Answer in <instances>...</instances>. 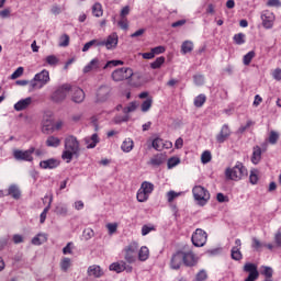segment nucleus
Wrapping results in <instances>:
<instances>
[{
	"label": "nucleus",
	"instance_id": "obj_35",
	"mask_svg": "<svg viewBox=\"0 0 281 281\" xmlns=\"http://www.w3.org/2000/svg\"><path fill=\"white\" fill-rule=\"evenodd\" d=\"M153 106V97H148L140 105V111L143 113H148Z\"/></svg>",
	"mask_w": 281,
	"mask_h": 281
},
{
	"label": "nucleus",
	"instance_id": "obj_29",
	"mask_svg": "<svg viewBox=\"0 0 281 281\" xmlns=\"http://www.w3.org/2000/svg\"><path fill=\"white\" fill-rule=\"evenodd\" d=\"M148 258H150V250L148 249V247H146V246L140 247V249L138 251V260L140 262H146V260H148Z\"/></svg>",
	"mask_w": 281,
	"mask_h": 281
},
{
	"label": "nucleus",
	"instance_id": "obj_7",
	"mask_svg": "<svg viewBox=\"0 0 281 281\" xmlns=\"http://www.w3.org/2000/svg\"><path fill=\"white\" fill-rule=\"evenodd\" d=\"M34 150L35 147H30L26 150L15 149L13 151V157L14 159H16V161H29L30 164H32V161H34Z\"/></svg>",
	"mask_w": 281,
	"mask_h": 281
},
{
	"label": "nucleus",
	"instance_id": "obj_56",
	"mask_svg": "<svg viewBox=\"0 0 281 281\" xmlns=\"http://www.w3.org/2000/svg\"><path fill=\"white\" fill-rule=\"evenodd\" d=\"M149 232H155V226L144 225L142 227V236H148Z\"/></svg>",
	"mask_w": 281,
	"mask_h": 281
},
{
	"label": "nucleus",
	"instance_id": "obj_27",
	"mask_svg": "<svg viewBox=\"0 0 281 281\" xmlns=\"http://www.w3.org/2000/svg\"><path fill=\"white\" fill-rule=\"evenodd\" d=\"M135 148V142H133V138H125L121 145V150L123 153H131Z\"/></svg>",
	"mask_w": 281,
	"mask_h": 281
},
{
	"label": "nucleus",
	"instance_id": "obj_8",
	"mask_svg": "<svg viewBox=\"0 0 281 281\" xmlns=\"http://www.w3.org/2000/svg\"><path fill=\"white\" fill-rule=\"evenodd\" d=\"M139 246L137 243H132L128 246L124 248L125 255V261L128 262V265H133L134 262H137V257H135V254H137V249Z\"/></svg>",
	"mask_w": 281,
	"mask_h": 281
},
{
	"label": "nucleus",
	"instance_id": "obj_33",
	"mask_svg": "<svg viewBox=\"0 0 281 281\" xmlns=\"http://www.w3.org/2000/svg\"><path fill=\"white\" fill-rule=\"evenodd\" d=\"M47 240V234L40 233L32 239V245H43Z\"/></svg>",
	"mask_w": 281,
	"mask_h": 281
},
{
	"label": "nucleus",
	"instance_id": "obj_37",
	"mask_svg": "<svg viewBox=\"0 0 281 281\" xmlns=\"http://www.w3.org/2000/svg\"><path fill=\"white\" fill-rule=\"evenodd\" d=\"M92 14L93 16L100 18L104 14V11L102 10V4L100 2H97L92 7Z\"/></svg>",
	"mask_w": 281,
	"mask_h": 281
},
{
	"label": "nucleus",
	"instance_id": "obj_15",
	"mask_svg": "<svg viewBox=\"0 0 281 281\" xmlns=\"http://www.w3.org/2000/svg\"><path fill=\"white\" fill-rule=\"evenodd\" d=\"M120 41V37L117 36V33L110 34L105 41L100 42L98 45L101 47H106V49H115L117 47V43Z\"/></svg>",
	"mask_w": 281,
	"mask_h": 281
},
{
	"label": "nucleus",
	"instance_id": "obj_11",
	"mask_svg": "<svg viewBox=\"0 0 281 281\" xmlns=\"http://www.w3.org/2000/svg\"><path fill=\"white\" fill-rule=\"evenodd\" d=\"M111 91H112L111 87L100 86L97 90L94 102L97 103L106 102V100L111 98Z\"/></svg>",
	"mask_w": 281,
	"mask_h": 281
},
{
	"label": "nucleus",
	"instance_id": "obj_36",
	"mask_svg": "<svg viewBox=\"0 0 281 281\" xmlns=\"http://www.w3.org/2000/svg\"><path fill=\"white\" fill-rule=\"evenodd\" d=\"M254 58H256V52L255 50H250L248 52L244 57H243V63L246 67H248V65H251V61L254 60Z\"/></svg>",
	"mask_w": 281,
	"mask_h": 281
},
{
	"label": "nucleus",
	"instance_id": "obj_60",
	"mask_svg": "<svg viewBox=\"0 0 281 281\" xmlns=\"http://www.w3.org/2000/svg\"><path fill=\"white\" fill-rule=\"evenodd\" d=\"M128 14H131V7L125 5L120 13L121 19H126V16H128Z\"/></svg>",
	"mask_w": 281,
	"mask_h": 281
},
{
	"label": "nucleus",
	"instance_id": "obj_63",
	"mask_svg": "<svg viewBox=\"0 0 281 281\" xmlns=\"http://www.w3.org/2000/svg\"><path fill=\"white\" fill-rule=\"evenodd\" d=\"M272 78L277 81H280L281 80V68H276L273 71H272Z\"/></svg>",
	"mask_w": 281,
	"mask_h": 281
},
{
	"label": "nucleus",
	"instance_id": "obj_25",
	"mask_svg": "<svg viewBox=\"0 0 281 281\" xmlns=\"http://www.w3.org/2000/svg\"><path fill=\"white\" fill-rule=\"evenodd\" d=\"M30 104H32V97H27L25 99L18 101L14 104V109L16 111H25V109H27V106H30Z\"/></svg>",
	"mask_w": 281,
	"mask_h": 281
},
{
	"label": "nucleus",
	"instance_id": "obj_4",
	"mask_svg": "<svg viewBox=\"0 0 281 281\" xmlns=\"http://www.w3.org/2000/svg\"><path fill=\"white\" fill-rule=\"evenodd\" d=\"M70 91H71V85L64 83L53 92V94L50 95V100L53 102H56L57 104H60V102H65Z\"/></svg>",
	"mask_w": 281,
	"mask_h": 281
},
{
	"label": "nucleus",
	"instance_id": "obj_41",
	"mask_svg": "<svg viewBox=\"0 0 281 281\" xmlns=\"http://www.w3.org/2000/svg\"><path fill=\"white\" fill-rule=\"evenodd\" d=\"M45 63L46 65H49L50 67H56L57 64L59 63L58 57H56V55H48L45 58Z\"/></svg>",
	"mask_w": 281,
	"mask_h": 281
},
{
	"label": "nucleus",
	"instance_id": "obj_2",
	"mask_svg": "<svg viewBox=\"0 0 281 281\" xmlns=\"http://www.w3.org/2000/svg\"><path fill=\"white\" fill-rule=\"evenodd\" d=\"M247 175V167H245L240 161H237L233 168H227L225 170L226 179H229L231 181H240L245 179Z\"/></svg>",
	"mask_w": 281,
	"mask_h": 281
},
{
	"label": "nucleus",
	"instance_id": "obj_45",
	"mask_svg": "<svg viewBox=\"0 0 281 281\" xmlns=\"http://www.w3.org/2000/svg\"><path fill=\"white\" fill-rule=\"evenodd\" d=\"M181 164V159L179 157H171L168 159L167 166L170 169L175 168L176 166H179Z\"/></svg>",
	"mask_w": 281,
	"mask_h": 281
},
{
	"label": "nucleus",
	"instance_id": "obj_40",
	"mask_svg": "<svg viewBox=\"0 0 281 281\" xmlns=\"http://www.w3.org/2000/svg\"><path fill=\"white\" fill-rule=\"evenodd\" d=\"M164 63H166V57L160 56V57L156 58V60L150 64V68L151 69H161V65H164Z\"/></svg>",
	"mask_w": 281,
	"mask_h": 281
},
{
	"label": "nucleus",
	"instance_id": "obj_52",
	"mask_svg": "<svg viewBox=\"0 0 281 281\" xmlns=\"http://www.w3.org/2000/svg\"><path fill=\"white\" fill-rule=\"evenodd\" d=\"M195 280L196 281H205V280H207V272L205 270H201L200 272L196 273Z\"/></svg>",
	"mask_w": 281,
	"mask_h": 281
},
{
	"label": "nucleus",
	"instance_id": "obj_21",
	"mask_svg": "<svg viewBox=\"0 0 281 281\" xmlns=\"http://www.w3.org/2000/svg\"><path fill=\"white\" fill-rule=\"evenodd\" d=\"M165 162H166V155L156 154L149 159L148 165L153 166L154 168H159V166H161Z\"/></svg>",
	"mask_w": 281,
	"mask_h": 281
},
{
	"label": "nucleus",
	"instance_id": "obj_43",
	"mask_svg": "<svg viewBox=\"0 0 281 281\" xmlns=\"http://www.w3.org/2000/svg\"><path fill=\"white\" fill-rule=\"evenodd\" d=\"M261 276H265L266 279H272L273 278V268L269 266H262Z\"/></svg>",
	"mask_w": 281,
	"mask_h": 281
},
{
	"label": "nucleus",
	"instance_id": "obj_53",
	"mask_svg": "<svg viewBox=\"0 0 281 281\" xmlns=\"http://www.w3.org/2000/svg\"><path fill=\"white\" fill-rule=\"evenodd\" d=\"M60 47H68L69 46V35L64 34L60 37V43H59Z\"/></svg>",
	"mask_w": 281,
	"mask_h": 281
},
{
	"label": "nucleus",
	"instance_id": "obj_3",
	"mask_svg": "<svg viewBox=\"0 0 281 281\" xmlns=\"http://www.w3.org/2000/svg\"><path fill=\"white\" fill-rule=\"evenodd\" d=\"M49 70L43 69L41 72H37L34 78L29 82L30 89L32 91H36L38 89H43L45 85L49 82Z\"/></svg>",
	"mask_w": 281,
	"mask_h": 281
},
{
	"label": "nucleus",
	"instance_id": "obj_38",
	"mask_svg": "<svg viewBox=\"0 0 281 281\" xmlns=\"http://www.w3.org/2000/svg\"><path fill=\"white\" fill-rule=\"evenodd\" d=\"M206 101H207V97H205V94H199L194 99V106H196V109H201V106H203Z\"/></svg>",
	"mask_w": 281,
	"mask_h": 281
},
{
	"label": "nucleus",
	"instance_id": "obj_54",
	"mask_svg": "<svg viewBox=\"0 0 281 281\" xmlns=\"http://www.w3.org/2000/svg\"><path fill=\"white\" fill-rule=\"evenodd\" d=\"M266 5L268 8H281V2L280 0H268Z\"/></svg>",
	"mask_w": 281,
	"mask_h": 281
},
{
	"label": "nucleus",
	"instance_id": "obj_49",
	"mask_svg": "<svg viewBox=\"0 0 281 281\" xmlns=\"http://www.w3.org/2000/svg\"><path fill=\"white\" fill-rule=\"evenodd\" d=\"M137 110V104L135 102H131L127 106L123 109V113L127 115V113H133Z\"/></svg>",
	"mask_w": 281,
	"mask_h": 281
},
{
	"label": "nucleus",
	"instance_id": "obj_31",
	"mask_svg": "<svg viewBox=\"0 0 281 281\" xmlns=\"http://www.w3.org/2000/svg\"><path fill=\"white\" fill-rule=\"evenodd\" d=\"M139 190H142L143 192H145V194L150 196V194H153V191L155 190V184L145 181L142 183Z\"/></svg>",
	"mask_w": 281,
	"mask_h": 281
},
{
	"label": "nucleus",
	"instance_id": "obj_14",
	"mask_svg": "<svg viewBox=\"0 0 281 281\" xmlns=\"http://www.w3.org/2000/svg\"><path fill=\"white\" fill-rule=\"evenodd\" d=\"M182 260L184 267H196L199 265V257L192 250L182 251Z\"/></svg>",
	"mask_w": 281,
	"mask_h": 281
},
{
	"label": "nucleus",
	"instance_id": "obj_59",
	"mask_svg": "<svg viewBox=\"0 0 281 281\" xmlns=\"http://www.w3.org/2000/svg\"><path fill=\"white\" fill-rule=\"evenodd\" d=\"M151 52H153L154 56H158L159 54H164L166 52V47L156 46V47L151 48Z\"/></svg>",
	"mask_w": 281,
	"mask_h": 281
},
{
	"label": "nucleus",
	"instance_id": "obj_6",
	"mask_svg": "<svg viewBox=\"0 0 281 281\" xmlns=\"http://www.w3.org/2000/svg\"><path fill=\"white\" fill-rule=\"evenodd\" d=\"M195 201L199 205H205L210 201V191L202 186H195L192 190Z\"/></svg>",
	"mask_w": 281,
	"mask_h": 281
},
{
	"label": "nucleus",
	"instance_id": "obj_44",
	"mask_svg": "<svg viewBox=\"0 0 281 281\" xmlns=\"http://www.w3.org/2000/svg\"><path fill=\"white\" fill-rule=\"evenodd\" d=\"M93 236H95V232H93L92 228H86L82 232V238L86 240H91V238H93Z\"/></svg>",
	"mask_w": 281,
	"mask_h": 281
},
{
	"label": "nucleus",
	"instance_id": "obj_22",
	"mask_svg": "<svg viewBox=\"0 0 281 281\" xmlns=\"http://www.w3.org/2000/svg\"><path fill=\"white\" fill-rule=\"evenodd\" d=\"M262 160V148L260 146H255L252 148V155L250 158L251 164L258 166V162Z\"/></svg>",
	"mask_w": 281,
	"mask_h": 281
},
{
	"label": "nucleus",
	"instance_id": "obj_28",
	"mask_svg": "<svg viewBox=\"0 0 281 281\" xmlns=\"http://www.w3.org/2000/svg\"><path fill=\"white\" fill-rule=\"evenodd\" d=\"M8 195L15 199V201H19V199H21V190L16 184H11L8 189Z\"/></svg>",
	"mask_w": 281,
	"mask_h": 281
},
{
	"label": "nucleus",
	"instance_id": "obj_23",
	"mask_svg": "<svg viewBox=\"0 0 281 281\" xmlns=\"http://www.w3.org/2000/svg\"><path fill=\"white\" fill-rule=\"evenodd\" d=\"M40 168H43L44 170H54V168H58V160L54 158L42 160L40 162Z\"/></svg>",
	"mask_w": 281,
	"mask_h": 281
},
{
	"label": "nucleus",
	"instance_id": "obj_9",
	"mask_svg": "<svg viewBox=\"0 0 281 281\" xmlns=\"http://www.w3.org/2000/svg\"><path fill=\"white\" fill-rule=\"evenodd\" d=\"M191 240L194 247H203L205 243H207V233L201 228H198L193 233Z\"/></svg>",
	"mask_w": 281,
	"mask_h": 281
},
{
	"label": "nucleus",
	"instance_id": "obj_39",
	"mask_svg": "<svg viewBox=\"0 0 281 281\" xmlns=\"http://www.w3.org/2000/svg\"><path fill=\"white\" fill-rule=\"evenodd\" d=\"M258 175H260V171H258V169L250 170L249 182L252 186H256L258 183V181H259Z\"/></svg>",
	"mask_w": 281,
	"mask_h": 281
},
{
	"label": "nucleus",
	"instance_id": "obj_47",
	"mask_svg": "<svg viewBox=\"0 0 281 281\" xmlns=\"http://www.w3.org/2000/svg\"><path fill=\"white\" fill-rule=\"evenodd\" d=\"M201 161L202 164H210L212 161V153L207 150L202 153Z\"/></svg>",
	"mask_w": 281,
	"mask_h": 281
},
{
	"label": "nucleus",
	"instance_id": "obj_12",
	"mask_svg": "<svg viewBox=\"0 0 281 281\" xmlns=\"http://www.w3.org/2000/svg\"><path fill=\"white\" fill-rule=\"evenodd\" d=\"M244 271L249 273L245 281H256L260 278V272H258V266H256V263H245Z\"/></svg>",
	"mask_w": 281,
	"mask_h": 281
},
{
	"label": "nucleus",
	"instance_id": "obj_24",
	"mask_svg": "<svg viewBox=\"0 0 281 281\" xmlns=\"http://www.w3.org/2000/svg\"><path fill=\"white\" fill-rule=\"evenodd\" d=\"M85 142L88 149L95 148L100 144V136L94 133L91 137H86Z\"/></svg>",
	"mask_w": 281,
	"mask_h": 281
},
{
	"label": "nucleus",
	"instance_id": "obj_42",
	"mask_svg": "<svg viewBox=\"0 0 281 281\" xmlns=\"http://www.w3.org/2000/svg\"><path fill=\"white\" fill-rule=\"evenodd\" d=\"M150 195H147L146 192H144L143 190L138 189L137 193H136V199L138 201V203H146V201H148V198Z\"/></svg>",
	"mask_w": 281,
	"mask_h": 281
},
{
	"label": "nucleus",
	"instance_id": "obj_58",
	"mask_svg": "<svg viewBox=\"0 0 281 281\" xmlns=\"http://www.w3.org/2000/svg\"><path fill=\"white\" fill-rule=\"evenodd\" d=\"M23 76V67H19L12 75L11 79L16 80V78H21Z\"/></svg>",
	"mask_w": 281,
	"mask_h": 281
},
{
	"label": "nucleus",
	"instance_id": "obj_62",
	"mask_svg": "<svg viewBox=\"0 0 281 281\" xmlns=\"http://www.w3.org/2000/svg\"><path fill=\"white\" fill-rule=\"evenodd\" d=\"M98 43V40H92L88 43H86L82 47V52H89L92 45H95Z\"/></svg>",
	"mask_w": 281,
	"mask_h": 281
},
{
	"label": "nucleus",
	"instance_id": "obj_16",
	"mask_svg": "<svg viewBox=\"0 0 281 281\" xmlns=\"http://www.w3.org/2000/svg\"><path fill=\"white\" fill-rule=\"evenodd\" d=\"M181 265H183V250H178L171 256L170 269L179 271V269H181Z\"/></svg>",
	"mask_w": 281,
	"mask_h": 281
},
{
	"label": "nucleus",
	"instance_id": "obj_61",
	"mask_svg": "<svg viewBox=\"0 0 281 281\" xmlns=\"http://www.w3.org/2000/svg\"><path fill=\"white\" fill-rule=\"evenodd\" d=\"M47 212H49V205H47L44 211L41 213L40 215V223H45L46 218H47Z\"/></svg>",
	"mask_w": 281,
	"mask_h": 281
},
{
	"label": "nucleus",
	"instance_id": "obj_48",
	"mask_svg": "<svg viewBox=\"0 0 281 281\" xmlns=\"http://www.w3.org/2000/svg\"><path fill=\"white\" fill-rule=\"evenodd\" d=\"M120 65H124V61L122 60H110L108 61L102 68L103 69H109V67H117Z\"/></svg>",
	"mask_w": 281,
	"mask_h": 281
},
{
	"label": "nucleus",
	"instance_id": "obj_10",
	"mask_svg": "<svg viewBox=\"0 0 281 281\" xmlns=\"http://www.w3.org/2000/svg\"><path fill=\"white\" fill-rule=\"evenodd\" d=\"M261 21L265 30H271L276 23V14L270 10H263L261 12Z\"/></svg>",
	"mask_w": 281,
	"mask_h": 281
},
{
	"label": "nucleus",
	"instance_id": "obj_64",
	"mask_svg": "<svg viewBox=\"0 0 281 281\" xmlns=\"http://www.w3.org/2000/svg\"><path fill=\"white\" fill-rule=\"evenodd\" d=\"M106 228L109 231V234H115L117 232V224H108Z\"/></svg>",
	"mask_w": 281,
	"mask_h": 281
},
{
	"label": "nucleus",
	"instance_id": "obj_30",
	"mask_svg": "<svg viewBox=\"0 0 281 281\" xmlns=\"http://www.w3.org/2000/svg\"><path fill=\"white\" fill-rule=\"evenodd\" d=\"M46 146L49 148H58V146H60V138L56 136H48L46 139Z\"/></svg>",
	"mask_w": 281,
	"mask_h": 281
},
{
	"label": "nucleus",
	"instance_id": "obj_1",
	"mask_svg": "<svg viewBox=\"0 0 281 281\" xmlns=\"http://www.w3.org/2000/svg\"><path fill=\"white\" fill-rule=\"evenodd\" d=\"M65 150L61 154V159L66 161V164H71V159H74V155L80 154V142L74 135H69L65 138Z\"/></svg>",
	"mask_w": 281,
	"mask_h": 281
},
{
	"label": "nucleus",
	"instance_id": "obj_32",
	"mask_svg": "<svg viewBox=\"0 0 281 281\" xmlns=\"http://www.w3.org/2000/svg\"><path fill=\"white\" fill-rule=\"evenodd\" d=\"M194 49L192 41H184L181 45V54H190Z\"/></svg>",
	"mask_w": 281,
	"mask_h": 281
},
{
	"label": "nucleus",
	"instance_id": "obj_55",
	"mask_svg": "<svg viewBox=\"0 0 281 281\" xmlns=\"http://www.w3.org/2000/svg\"><path fill=\"white\" fill-rule=\"evenodd\" d=\"M278 139H280V135H278V133H276L274 131H272L270 133V136H269V142L271 144H278Z\"/></svg>",
	"mask_w": 281,
	"mask_h": 281
},
{
	"label": "nucleus",
	"instance_id": "obj_17",
	"mask_svg": "<svg viewBox=\"0 0 281 281\" xmlns=\"http://www.w3.org/2000/svg\"><path fill=\"white\" fill-rule=\"evenodd\" d=\"M70 95H71L72 102H75L76 104H80L85 102V90H82L79 87L70 86Z\"/></svg>",
	"mask_w": 281,
	"mask_h": 281
},
{
	"label": "nucleus",
	"instance_id": "obj_26",
	"mask_svg": "<svg viewBox=\"0 0 281 281\" xmlns=\"http://www.w3.org/2000/svg\"><path fill=\"white\" fill-rule=\"evenodd\" d=\"M88 276H93V278H102L104 276V271L100 266H90L88 268Z\"/></svg>",
	"mask_w": 281,
	"mask_h": 281
},
{
	"label": "nucleus",
	"instance_id": "obj_50",
	"mask_svg": "<svg viewBox=\"0 0 281 281\" xmlns=\"http://www.w3.org/2000/svg\"><path fill=\"white\" fill-rule=\"evenodd\" d=\"M178 196H181V192L177 193L175 191H169L167 192V200L168 203H172Z\"/></svg>",
	"mask_w": 281,
	"mask_h": 281
},
{
	"label": "nucleus",
	"instance_id": "obj_20",
	"mask_svg": "<svg viewBox=\"0 0 281 281\" xmlns=\"http://www.w3.org/2000/svg\"><path fill=\"white\" fill-rule=\"evenodd\" d=\"M243 248V241L240 239L235 240V246L231 250V256L233 260H240L243 258V252L240 249Z\"/></svg>",
	"mask_w": 281,
	"mask_h": 281
},
{
	"label": "nucleus",
	"instance_id": "obj_18",
	"mask_svg": "<svg viewBox=\"0 0 281 281\" xmlns=\"http://www.w3.org/2000/svg\"><path fill=\"white\" fill-rule=\"evenodd\" d=\"M232 135V130H229V125L224 124L220 131V133L216 135V142L218 144H223L227 140V138Z\"/></svg>",
	"mask_w": 281,
	"mask_h": 281
},
{
	"label": "nucleus",
	"instance_id": "obj_19",
	"mask_svg": "<svg viewBox=\"0 0 281 281\" xmlns=\"http://www.w3.org/2000/svg\"><path fill=\"white\" fill-rule=\"evenodd\" d=\"M102 69V61L98 58L91 59V61L83 67V74H90V71H100Z\"/></svg>",
	"mask_w": 281,
	"mask_h": 281
},
{
	"label": "nucleus",
	"instance_id": "obj_34",
	"mask_svg": "<svg viewBox=\"0 0 281 281\" xmlns=\"http://www.w3.org/2000/svg\"><path fill=\"white\" fill-rule=\"evenodd\" d=\"M151 146L155 150H164V148H166V143L162 138L157 137L151 142Z\"/></svg>",
	"mask_w": 281,
	"mask_h": 281
},
{
	"label": "nucleus",
	"instance_id": "obj_51",
	"mask_svg": "<svg viewBox=\"0 0 281 281\" xmlns=\"http://www.w3.org/2000/svg\"><path fill=\"white\" fill-rule=\"evenodd\" d=\"M60 267H61L63 271H67V269H69V267H71V259L64 258L60 262Z\"/></svg>",
	"mask_w": 281,
	"mask_h": 281
},
{
	"label": "nucleus",
	"instance_id": "obj_57",
	"mask_svg": "<svg viewBox=\"0 0 281 281\" xmlns=\"http://www.w3.org/2000/svg\"><path fill=\"white\" fill-rule=\"evenodd\" d=\"M119 26L121 30H128V19L121 18V20L119 21Z\"/></svg>",
	"mask_w": 281,
	"mask_h": 281
},
{
	"label": "nucleus",
	"instance_id": "obj_13",
	"mask_svg": "<svg viewBox=\"0 0 281 281\" xmlns=\"http://www.w3.org/2000/svg\"><path fill=\"white\" fill-rule=\"evenodd\" d=\"M109 269L110 271H115V273H123V271L133 273V266H128L124 260L111 263Z\"/></svg>",
	"mask_w": 281,
	"mask_h": 281
},
{
	"label": "nucleus",
	"instance_id": "obj_46",
	"mask_svg": "<svg viewBox=\"0 0 281 281\" xmlns=\"http://www.w3.org/2000/svg\"><path fill=\"white\" fill-rule=\"evenodd\" d=\"M233 41H235L236 45H245V34H235Z\"/></svg>",
	"mask_w": 281,
	"mask_h": 281
},
{
	"label": "nucleus",
	"instance_id": "obj_5",
	"mask_svg": "<svg viewBox=\"0 0 281 281\" xmlns=\"http://www.w3.org/2000/svg\"><path fill=\"white\" fill-rule=\"evenodd\" d=\"M134 72L133 69L128 67H123L114 70L111 75L112 80L114 82H122L124 80H128L130 78H133Z\"/></svg>",
	"mask_w": 281,
	"mask_h": 281
}]
</instances>
